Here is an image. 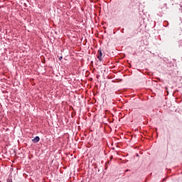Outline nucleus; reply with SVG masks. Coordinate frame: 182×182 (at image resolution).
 Returning <instances> with one entry per match:
<instances>
[{"label":"nucleus","instance_id":"nucleus-4","mask_svg":"<svg viewBox=\"0 0 182 182\" xmlns=\"http://www.w3.org/2000/svg\"><path fill=\"white\" fill-rule=\"evenodd\" d=\"M62 59H63V57H60V58H59V60H62Z\"/></svg>","mask_w":182,"mask_h":182},{"label":"nucleus","instance_id":"nucleus-3","mask_svg":"<svg viewBox=\"0 0 182 182\" xmlns=\"http://www.w3.org/2000/svg\"><path fill=\"white\" fill-rule=\"evenodd\" d=\"M179 46H182V41H179Z\"/></svg>","mask_w":182,"mask_h":182},{"label":"nucleus","instance_id":"nucleus-1","mask_svg":"<svg viewBox=\"0 0 182 182\" xmlns=\"http://www.w3.org/2000/svg\"><path fill=\"white\" fill-rule=\"evenodd\" d=\"M97 59L98 60H100V62H102V60H103V52L102 51L101 48L98 50Z\"/></svg>","mask_w":182,"mask_h":182},{"label":"nucleus","instance_id":"nucleus-2","mask_svg":"<svg viewBox=\"0 0 182 182\" xmlns=\"http://www.w3.org/2000/svg\"><path fill=\"white\" fill-rule=\"evenodd\" d=\"M41 140V138L39 136H36L34 139H32V141L34 143H38Z\"/></svg>","mask_w":182,"mask_h":182},{"label":"nucleus","instance_id":"nucleus-5","mask_svg":"<svg viewBox=\"0 0 182 182\" xmlns=\"http://www.w3.org/2000/svg\"><path fill=\"white\" fill-rule=\"evenodd\" d=\"M7 182H12V181H7Z\"/></svg>","mask_w":182,"mask_h":182}]
</instances>
